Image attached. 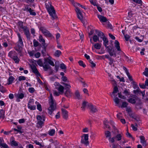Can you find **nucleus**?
<instances>
[{
  "label": "nucleus",
  "mask_w": 148,
  "mask_h": 148,
  "mask_svg": "<svg viewBox=\"0 0 148 148\" xmlns=\"http://www.w3.org/2000/svg\"><path fill=\"white\" fill-rule=\"evenodd\" d=\"M18 24L19 31L21 33H23V32H24L27 39H29L30 33L28 27L27 26H23V23L22 21L18 22Z\"/></svg>",
  "instance_id": "nucleus-1"
},
{
  "label": "nucleus",
  "mask_w": 148,
  "mask_h": 148,
  "mask_svg": "<svg viewBox=\"0 0 148 148\" xmlns=\"http://www.w3.org/2000/svg\"><path fill=\"white\" fill-rule=\"evenodd\" d=\"M45 5L49 14L51 16L53 19L57 18L55 10L53 7L51 3L49 1H46L45 2Z\"/></svg>",
  "instance_id": "nucleus-2"
},
{
  "label": "nucleus",
  "mask_w": 148,
  "mask_h": 148,
  "mask_svg": "<svg viewBox=\"0 0 148 148\" xmlns=\"http://www.w3.org/2000/svg\"><path fill=\"white\" fill-rule=\"evenodd\" d=\"M17 33L18 40L17 42V45L15 47L14 49L19 53H20L22 51V47L23 46V42L20 34L18 32Z\"/></svg>",
  "instance_id": "nucleus-3"
},
{
  "label": "nucleus",
  "mask_w": 148,
  "mask_h": 148,
  "mask_svg": "<svg viewBox=\"0 0 148 148\" xmlns=\"http://www.w3.org/2000/svg\"><path fill=\"white\" fill-rule=\"evenodd\" d=\"M50 99L49 101L50 106L48 109V113L50 115H51L53 111L56 109V103L53 100L52 95L50 94Z\"/></svg>",
  "instance_id": "nucleus-4"
},
{
  "label": "nucleus",
  "mask_w": 148,
  "mask_h": 148,
  "mask_svg": "<svg viewBox=\"0 0 148 148\" xmlns=\"http://www.w3.org/2000/svg\"><path fill=\"white\" fill-rule=\"evenodd\" d=\"M8 56L14 61L16 64H18L20 60L18 57L17 53L14 51H10L8 54Z\"/></svg>",
  "instance_id": "nucleus-5"
},
{
  "label": "nucleus",
  "mask_w": 148,
  "mask_h": 148,
  "mask_svg": "<svg viewBox=\"0 0 148 148\" xmlns=\"http://www.w3.org/2000/svg\"><path fill=\"white\" fill-rule=\"evenodd\" d=\"M45 118V117L44 115H42L41 116L38 115L37 116L36 119L38 120L37 124L39 127L41 128L43 126Z\"/></svg>",
  "instance_id": "nucleus-6"
},
{
  "label": "nucleus",
  "mask_w": 148,
  "mask_h": 148,
  "mask_svg": "<svg viewBox=\"0 0 148 148\" xmlns=\"http://www.w3.org/2000/svg\"><path fill=\"white\" fill-rule=\"evenodd\" d=\"M88 135V134H84L82 136V139L81 142L82 143L86 145H89Z\"/></svg>",
  "instance_id": "nucleus-7"
},
{
  "label": "nucleus",
  "mask_w": 148,
  "mask_h": 148,
  "mask_svg": "<svg viewBox=\"0 0 148 148\" xmlns=\"http://www.w3.org/2000/svg\"><path fill=\"white\" fill-rule=\"evenodd\" d=\"M105 47L107 49V51L111 56H113L115 57L116 56V52L115 51L114 49L111 46H107V45H106V47Z\"/></svg>",
  "instance_id": "nucleus-8"
},
{
  "label": "nucleus",
  "mask_w": 148,
  "mask_h": 148,
  "mask_svg": "<svg viewBox=\"0 0 148 148\" xmlns=\"http://www.w3.org/2000/svg\"><path fill=\"white\" fill-rule=\"evenodd\" d=\"M130 97L133 98H130L127 100L129 102L132 104H135L136 103V101L138 100V97L135 95H132Z\"/></svg>",
  "instance_id": "nucleus-9"
},
{
  "label": "nucleus",
  "mask_w": 148,
  "mask_h": 148,
  "mask_svg": "<svg viewBox=\"0 0 148 148\" xmlns=\"http://www.w3.org/2000/svg\"><path fill=\"white\" fill-rule=\"evenodd\" d=\"M41 30L44 35L47 37H52V35L46 29L43 27L40 28Z\"/></svg>",
  "instance_id": "nucleus-10"
},
{
  "label": "nucleus",
  "mask_w": 148,
  "mask_h": 148,
  "mask_svg": "<svg viewBox=\"0 0 148 148\" xmlns=\"http://www.w3.org/2000/svg\"><path fill=\"white\" fill-rule=\"evenodd\" d=\"M34 103L33 99H31L29 100L27 104L28 108L31 110H34L36 109L35 105H32Z\"/></svg>",
  "instance_id": "nucleus-11"
},
{
  "label": "nucleus",
  "mask_w": 148,
  "mask_h": 148,
  "mask_svg": "<svg viewBox=\"0 0 148 148\" xmlns=\"http://www.w3.org/2000/svg\"><path fill=\"white\" fill-rule=\"evenodd\" d=\"M39 41L41 42L43 46V48L45 51H46V49L47 46V45L45 43V40L43 38L42 36L41 35H40L39 37Z\"/></svg>",
  "instance_id": "nucleus-12"
},
{
  "label": "nucleus",
  "mask_w": 148,
  "mask_h": 148,
  "mask_svg": "<svg viewBox=\"0 0 148 148\" xmlns=\"http://www.w3.org/2000/svg\"><path fill=\"white\" fill-rule=\"evenodd\" d=\"M75 10L77 14V18L81 21H82L83 20L82 14L80 10L78 7H76Z\"/></svg>",
  "instance_id": "nucleus-13"
},
{
  "label": "nucleus",
  "mask_w": 148,
  "mask_h": 148,
  "mask_svg": "<svg viewBox=\"0 0 148 148\" xmlns=\"http://www.w3.org/2000/svg\"><path fill=\"white\" fill-rule=\"evenodd\" d=\"M54 85L56 86H57L58 87H56V88L60 92L63 93L64 92V87L60 85V84L58 82H55Z\"/></svg>",
  "instance_id": "nucleus-14"
},
{
  "label": "nucleus",
  "mask_w": 148,
  "mask_h": 148,
  "mask_svg": "<svg viewBox=\"0 0 148 148\" xmlns=\"http://www.w3.org/2000/svg\"><path fill=\"white\" fill-rule=\"evenodd\" d=\"M61 111L63 118L65 119H67L68 117V112L63 108L61 109Z\"/></svg>",
  "instance_id": "nucleus-15"
},
{
  "label": "nucleus",
  "mask_w": 148,
  "mask_h": 148,
  "mask_svg": "<svg viewBox=\"0 0 148 148\" xmlns=\"http://www.w3.org/2000/svg\"><path fill=\"white\" fill-rule=\"evenodd\" d=\"M88 108L90 109V111L92 113L98 111L96 107L94 106L91 103L88 105Z\"/></svg>",
  "instance_id": "nucleus-16"
},
{
  "label": "nucleus",
  "mask_w": 148,
  "mask_h": 148,
  "mask_svg": "<svg viewBox=\"0 0 148 148\" xmlns=\"http://www.w3.org/2000/svg\"><path fill=\"white\" fill-rule=\"evenodd\" d=\"M31 68L32 70V72L36 75L39 76H41V75L39 73L37 68L34 65H33L31 66Z\"/></svg>",
  "instance_id": "nucleus-17"
},
{
  "label": "nucleus",
  "mask_w": 148,
  "mask_h": 148,
  "mask_svg": "<svg viewBox=\"0 0 148 148\" xmlns=\"http://www.w3.org/2000/svg\"><path fill=\"white\" fill-rule=\"evenodd\" d=\"M42 66H43L45 71H47L48 69L51 67L48 64V63L46 59H45V61Z\"/></svg>",
  "instance_id": "nucleus-18"
},
{
  "label": "nucleus",
  "mask_w": 148,
  "mask_h": 148,
  "mask_svg": "<svg viewBox=\"0 0 148 148\" xmlns=\"http://www.w3.org/2000/svg\"><path fill=\"white\" fill-rule=\"evenodd\" d=\"M10 143L12 146H17L18 145V143L14 140V138L13 136L10 139Z\"/></svg>",
  "instance_id": "nucleus-19"
},
{
  "label": "nucleus",
  "mask_w": 148,
  "mask_h": 148,
  "mask_svg": "<svg viewBox=\"0 0 148 148\" xmlns=\"http://www.w3.org/2000/svg\"><path fill=\"white\" fill-rule=\"evenodd\" d=\"M97 17L101 22H105L107 21V19L106 18V17L102 15H98Z\"/></svg>",
  "instance_id": "nucleus-20"
},
{
  "label": "nucleus",
  "mask_w": 148,
  "mask_h": 148,
  "mask_svg": "<svg viewBox=\"0 0 148 148\" xmlns=\"http://www.w3.org/2000/svg\"><path fill=\"white\" fill-rule=\"evenodd\" d=\"M114 46L118 51H121L119 43L117 40H116L115 41Z\"/></svg>",
  "instance_id": "nucleus-21"
},
{
  "label": "nucleus",
  "mask_w": 148,
  "mask_h": 148,
  "mask_svg": "<svg viewBox=\"0 0 148 148\" xmlns=\"http://www.w3.org/2000/svg\"><path fill=\"white\" fill-rule=\"evenodd\" d=\"M72 94V93L70 89H67L64 93L65 95L68 97H69L71 96Z\"/></svg>",
  "instance_id": "nucleus-22"
},
{
  "label": "nucleus",
  "mask_w": 148,
  "mask_h": 148,
  "mask_svg": "<svg viewBox=\"0 0 148 148\" xmlns=\"http://www.w3.org/2000/svg\"><path fill=\"white\" fill-rule=\"evenodd\" d=\"M15 97L17 99H22L24 97V94L23 93L15 94Z\"/></svg>",
  "instance_id": "nucleus-23"
},
{
  "label": "nucleus",
  "mask_w": 148,
  "mask_h": 148,
  "mask_svg": "<svg viewBox=\"0 0 148 148\" xmlns=\"http://www.w3.org/2000/svg\"><path fill=\"white\" fill-rule=\"evenodd\" d=\"M103 39V45L105 47H106V45L108 44V40L106 38L105 36H104L103 37H101Z\"/></svg>",
  "instance_id": "nucleus-24"
},
{
  "label": "nucleus",
  "mask_w": 148,
  "mask_h": 148,
  "mask_svg": "<svg viewBox=\"0 0 148 148\" xmlns=\"http://www.w3.org/2000/svg\"><path fill=\"white\" fill-rule=\"evenodd\" d=\"M90 104V103H89L88 102L86 101H83L82 104V106L81 107V108H82V110H85V108L86 106L87 107H88V105L89 104Z\"/></svg>",
  "instance_id": "nucleus-25"
},
{
  "label": "nucleus",
  "mask_w": 148,
  "mask_h": 148,
  "mask_svg": "<svg viewBox=\"0 0 148 148\" xmlns=\"http://www.w3.org/2000/svg\"><path fill=\"white\" fill-rule=\"evenodd\" d=\"M95 32L96 34H97L99 37H102V36H104V34L100 31H98L97 29L95 30Z\"/></svg>",
  "instance_id": "nucleus-26"
},
{
  "label": "nucleus",
  "mask_w": 148,
  "mask_h": 148,
  "mask_svg": "<svg viewBox=\"0 0 148 148\" xmlns=\"http://www.w3.org/2000/svg\"><path fill=\"white\" fill-rule=\"evenodd\" d=\"M114 137L117 141H120L122 139V136L121 134H118Z\"/></svg>",
  "instance_id": "nucleus-27"
},
{
  "label": "nucleus",
  "mask_w": 148,
  "mask_h": 148,
  "mask_svg": "<svg viewBox=\"0 0 148 148\" xmlns=\"http://www.w3.org/2000/svg\"><path fill=\"white\" fill-rule=\"evenodd\" d=\"M14 79V78L13 76H10L9 77L8 80V85L11 84Z\"/></svg>",
  "instance_id": "nucleus-28"
},
{
  "label": "nucleus",
  "mask_w": 148,
  "mask_h": 148,
  "mask_svg": "<svg viewBox=\"0 0 148 148\" xmlns=\"http://www.w3.org/2000/svg\"><path fill=\"white\" fill-rule=\"evenodd\" d=\"M36 104H37V109L39 111H42V107L41 104L37 101L35 102Z\"/></svg>",
  "instance_id": "nucleus-29"
},
{
  "label": "nucleus",
  "mask_w": 148,
  "mask_h": 148,
  "mask_svg": "<svg viewBox=\"0 0 148 148\" xmlns=\"http://www.w3.org/2000/svg\"><path fill=\"white\" fill-rule=\"evenodd\" d=\"M61 53H62L60 51L57 50L55 51L54 55L56 57H59Z\"/></svg>",
  "instance_id": "nucleus-30"
},
{
  "label": "nucleus",
  "mask_w": 148,
  "mask_h": 148,
  "mask_svg": "<svg viewBox=\"0 0 148 148\" xmlns=\"http://www.w3.org/2000/svg\"><path fill=\"white\" fill-rule=\"evenodd\" d=\"M75 94L77 98L78 99H81V96L78 90H77L75 91Z\"/></svg>",
  "instance_id": "nucleus-31"
},
{
  "label": "nucleus",
  "mask_w": 148,
  "mask_h": 148,
  "mask_svg": "<svg viewBox=\"0 0 148 148\" xmlns=\"http://www.w3.org/2000/svg\"><path fill=\"white\" fill-rule=\"evenodd\" d=\"M140 142L143 144V145H145L146 142L145 141V138L143 136H140Z\"/></svg>",
  "instance_id": "nucleus-32"
},
{
  "label": "nucleus",
  "mask_w": 148,
  "mask_h": 148,
  "mask_svg": "<svg viewBox=\"0 0 148 148\" xmlns=\"http://www.w3.org/2000/svg\"><path fill=\"white\" fill-rule=\"evenodd\" d=\"M5 117V111L2 109L0 111V118L4 119Z\"/></svg>",
  "instance_id": "nucleus-33"
},
{
  "label": "nucleus",
  "mask_w": 148,
  "mask_h": 148,
  "mask_svg": "<svg viewBox=\"0 0 148 148\" xmlns=\"http://www.w3.org/2000/svg\"><path fill=\"white\" fill-rule=\"evenodd\" d=\"M31 8L29 7L28 5H26L25 7L24 8L22 9L23 11H26L27 12H29V10H31Z\"/></svg>",
  "instance_id": "nucleus-34"
},
{
  "label": "nucleus",
  "mask_w": 148,
  "mask_h": 148,
  "mask_svg": "<svg viewBox=\"0 0 148 148\" xmlns=\"http://www.w3.org/2000/svg\"><path fill=\"white\" fill-rule=\"evenodd\" d=\"M89 62L90 64V65L92 68H93L96 66V64L94 63L91 60H89Z\"/></svg>",
  "instance_id": "nucleus-35"
},
{
  "label": "nucleus",
  "mask_w": 148,
  "mask_h": 148,
  "mask_svg": "<svg viewBox=\"0 0 148 148\" xmlns=\"http://www.w3.org/2000/svg\"><path fill=\"white\" fill-rule=\"evenodd\" d=\"M114 103L116 104H118L120 102L122 101L121 99H119L118 97H116L113 99Z\"/></svg>",
  "instance_id": "nucleus-36"
},
{
  "label": "nucleus",
  "mask_w": 148,
  "mask_h": 148,
  "mask_svg": "<svg viewBox=\"0 0 148 148\" xmlns=\"http://www.w3.org/2000/svg\"><path fill=\"white\" fill-rule=\"evenodd\" d=\"M93 40L94 42H96L97 41H99V38L97 35H95L93 37Z\"/></svg>",
  "instance_id": "nucleus-37"
},
{
  "label": "nucleus",
  "mask_w": 148,
  "mask_h": 148,
  "mask_svg": "<svg viewBox=\"0 0 148 148\" xmlns=\"http://www.w3.org/2000/svg\"><path fill=\"white\" fill-rule=\"evenodd\" d=\"M62 84H63L66 87L65 89H70V88H71V86L69 84H68L66 83L62 82Z\"/></svg>",
  "instance_id": "nucleus-38"
},
{
  "label": "nucleus",
  "mask_w": 148,
  "mask_h": 148,
  "mask_svg": "<svg viewBox=\"0 0 148 148\" xmlns=\"http://www.w3.org/2000/svg\"><path fill=\"white\" fill-rule=\"evenodd\" d=\"M46 59L47 60V61L48 63V64H49L51 65L52 66H54V62L53 61L48 58Z\"/></svg>",
  "instance_id": "nucleus-39"
},
{
  "label": "nucleus",
  "mask_w": 148,
  "mask_h": 148,
  "mask_svg": "<svg viewBox=\"0 0 148 148\" xmlns=\"http://www.w3.org/2000/svg\"><path fill=\"white\" fill-rule=\"evenodd\" d=\"M39 42L35 39H34L33 40V45L35 47H36L39 45Z\"/></svg>",
  "instance_id": "nucleus-40"
},
{
  "label": "nucleus",
  "mask_w": 148,
  "mask_h": 148,
  "mask_svg": "<svg viewBox=\"0 0 148 148\" xmlns=\"http://www.w3.org/2000/svg\"><path fill=\"white\" fill-rule=\"evenodd\" d=\"M105 135L107 138L109 137V139H110L111 134L109 131H106L105 132Z\"/></svg>",
  "instance_id": "nucleus-41"
},
{
  "label": "nucleus",
  "mask_w": 148,
  "mask_h": 148,
  "mask_svg": "<svg viewBox=\"0 0 148 148\" xmlns=\"http://www.w3.org/2000/svg\"><path fill=\"white\" fill-rule=\"evenodd\" d=\"M143 74L146 77H148V68H145V71L143 73Z\"/></svg>",
  "instance_id": "nucleus-42"
},
{
  "label": "nucleus",
  "mask_w": 148,
  "mask_h": 148,
  "mask_svg": "<svg viewBox=\"0 0 148 148\" xmlns=\"http://www.w3.org/2000/svg\"><path fill=\"white\" fill-rule=\"evenodd\" d=\"M29 12L30 15L32 16H35L36 15V13L34 11V10L31 9V10H29Z\"/></svg>",
  "instance_id": "nucleus-43"
},
{
  "label": "nucleus",
  "mask_w": 148,
  "mask_h": 148,
  "mask_svg": "<svg viewBox=\"0 0 148 148\" xmlns=\"http://www.w3.org/2000/svg\"><path fill=\"white\" fill-rule=\"evenodd\" d=\"M94 47L96 49H100V48L101 47V46L100 44L97 43L95 44L94 45Z\"/></svg>",
  "instance_id": "nucleus-44"
},
{
  "label": "nucleus",
  "mask_w": 148,
  "mask_h": 148,
  "mask_svg": "<svg viewBox=\"0 0 148 148\" xmlns=\"http://www.w3.org/2000/svg\"><path fill=\"white\" fill-rule=\"evenodd\" d=\"M37 63L39 66H43V63L42 61L40 60L39 59L37 61Z\"/></svg>",
  "instance_id": "nucleus-45"
},
{
  "label": "nucleus",
  "mask_w": 148,
  "mask_h": 148,
  "mask_svg": "<svg viewBox=\"0 0 148 148\" xmlns=\"http://www.w3.org/2000/svg\"><path fill=\"white\" fill-rule=\"evenodd\" d=\"M78 63L79 65L84 68L86 67V65L83 63V62L82 60H79L78 62Z\"/></svg>",
  "instance_id": "nucleus-46"
},
{
  "label": "nucleus",
  "mask_w": 148,
  "mask_h": 148,
  "mask_svg": "<svg viewBox=\"0 0 148 148\" xmlns=\"http://www.w3.org/2000/svg\"><path fill=\"white\" fill-rule=\"evenodd\" d=\"M55 133V130H54L52 129L51 130L49 133V134L51 136H53Z\"/></svg>",
  "instance_id": "nucleus-47"
},
{
  "label": "nucleus",
  "mask_w": 148,
  "mask_h": 148,
  "mask_svg": "<svg viewBox=\"0 0 148 148\" xmlns=\"http://www.w3.org/2000/svg\"><path fill=\"white\" fill-rule=\"evenodd\" d=\"M34 143L36 145L40 146V147H43L44 145H42L37 140H35L34 141Z\"/></svg>",
  "instance_id": "nucleus-48"
},
{
  "label": "nucleus",
  "mask_w": 148,
  "mask_h": 148,
  "mask_svg": "<svg viewBox=\"0 0 148 148\" xmlns=\"http://www.w3.org/2000/svg\"><path fill=\"white\" fill-rule=\"evenodd\" d=\"M123 94H124V95L125 96H128L129 95H130V92H128V90L127 89H125L123 92Z\"/></svg>",
  "instance_id": "nucleus-49"
},
{
  "label": "nucleus",
  "mask_w": 148,
  "mask_h": 148,
  "mask_svg": "<svg viewBox=\"0 0 148 148\" xmlns=\"http://www.w3.org/2000/svg\"><path fill=\"white\" fill-rule=\"evenodd\" d=\"M128 105V103L127 102H123L122 103L121 107L123 108L127 107Z\"/></svg>",
  "instance_id": "nucleus-50"
},
{
  "label": "nucleus",
  "mask_w": 148,
  "mask_h": 148,
  "mask_svg": "<svg viewBox=\"0 0 148 148\" xmlns=\"http://www.w3.org/2000/svg\"><path fill=\"white\" fill-rule=\"evenodd\" d=\"M60 67L62 69H66V67L63 63L61 64L60 65Z\"/></svg>",
  "instance_id": "nucleus-51"
},
{
  "label": "nucleus",
  "mask_w": 148,
  "mask_h": 148,
  "mask_svg": "<svg viewBox=\"0 0 148 148\" xmlns=\"http://www.w3.org/2000/svg\"><path fill=\"white\" fill-rule=\"evenodd\" d=\"M118 91V89L116 86H115L114 88V90L112 94L116 93Z\"/></svg>",
  "instance_id": "nucleus-52"
},
{
  "label": "nucleus",
  "mask_w": 148,
  "mask_h": 148,
  "mask_svg": "<svg viewBox=\"0 0 148 148\" xmlns=\"http://www.w3.org/2000/svg\"><path fill=\"white\" fill-rule=\"evenodd\" d=\"M140 92H141V90L138 87L136 90H133V92L135 94H136V93H139Z\"/></svg>",
  "instance_id": "nucleus-53"
},
{
  "label": "nucleus",
  "mask_w": 148,
  "mask_h": 148,
  "mask_svg": "<svg viewBox=\"0 0 148 148\" xmlns=\"http://www.w3.org/2000/svg\"><path fill=\"white\" fill-rule=\"evenodd\" d=\"M0 91L3 93H4L6 92V90L5 89L4 87L3 86H1L0 87Z\"/></svg>",
  "instance_id": "nucleus-54"
},
{
  "label": "nucleus",
  "mask_w": 148,
  "mask_h": 148,
  "mask_svg": "<svg viewBox=\"0 0 148 148\" xmlns=\"http://www.w3.org/2000/svg\"><path fill=\"white\" fill-rule=\"evenodd\" d=\"M53 94L55 96H58L60 95V92L59 91L58 92L56 90H53Z\"/></svg>",
  "instance_id": "nucleus-55"
},
{
  "label": "nucleus",
  "mask_w": 148,
  "mask_h": 148,
  "mask_svg": "<svg viewBox=\"0 0 148 148\" xmlns=\"http://www.w3.org/2000/svg\"><path fill=\"white\" fill-rule=\"evenodd\" d=\"M109 60L110 61L109 62V64L110 65H112L113 64V62H115L114 59L112 58H111Z\"/></svg>",
  "instance_id": "nucleus-56"
},
{
  "label": "nucleus",
  "mask_w": 148,
  "mask_h": 148,
  "mask_svg": "<svg viewBox=\"0 0 148 148\" xmlns=\"http://www.w3.org/2000/svg\"><path fill=\"white\" fill-rule=\"evenodd\" d=\"M26 79V77L24 76H20L19 77L18 80L20 81L21 80H24Z\"/></svg>",
  "instance_id": "nucleus-57"
},
{
  "label": "nucleus",
  "mask_w": 148,
  "mask_h": 148,
  "mask_svg": "<svg viewBox=\"0 0 148 148\" xmlns=\"http://www.w3.org/2000/svg\"><path fill=\"white\" fill-rule=\"evenodd\" d=\"M28 90L30 93H33L34 92L35 89L33 87H30L29 88Z\"/></svg>",
  "instance_id": "nucleus-58"
},
{
  "label": "nucleus",
  "mask_w": 148,
  "mask_h": 148,
  "mask_svg": "<svg viewBox=\"0 0 148 148\" xmlns=\"http://www.w3.org/2000/svg\"><path fill=\"white\" fill-rule=\"evenodd\" d=\"M0 146H1L4 148H8V145L5 143H1Z\"/></svg>",
  "instance_id": "nucleus-59"
},
{
  "label": "nucleus",
  "mask_w": 148,
  "mask_h": 148,
  "mask_svg": "<svg viewBox=\"0 0 148 148\" xmlns=\"http://www.w3.org/2000/svg\"><path fill=\"white\" fill-rule=\"evenodd\" d=\"M123 69L125 71L127 75H128L130 74V73L128 72L127 69L125 67L123 66Z\"/></svg>",
  "instance_id": "nucleus-60"
},
{
  "label": "nucleus",
  "mask_w": 148,
  "mask_h": 148,
  "mask_svg": "<svg viewBox=\"0 0 148 148\" xmlns=\"http://www.w3.org/2000/svg\"><path fill=\"white\" fill-rule=\"evenodd\" d=\"M124 37L125 40L127 41L129 40V39L130 37V36L129 35L127 34H126L124 35Z\"/></svg>",
  "instance_id": "nucleus-61"
},
{
  "label": "nucleus",
  "mask_w": 148,
  "mask_h": 148,
  "mask_svg": "<svg viewBox=\"0 0 148 148\" xmlns=\"http://www.w3.org/2000/svg\"><path fill=\"white\" fill-rule=\"evenodd\" d=\"M131 127L133 130L136 131L137 130V127H135L133 124H131Z\"/></svg>",
  "instance_id": "nucleus-62"
},
{
  "label": "nucleus",
  "mask_w": 148,
  "mask_h": 148,
  "mask_svg": "<svg viewBox=\"0 0 148 148\" xmlns=\"http://www.w3.org/2000/svg\"><path fill=\"white\" fill-rule=\"evenodd\" d=\"M103 124L104 125V128H110V126H109V125H108V123H106L105 122H103Z\"/></svg>",
  "instance_id": "nucleus-63"
},
{
  "label": "nucleus",
  "mask_w": 148,
  "mask_h": 148,
  "mask_svg": "<svg viewBox=\"0 0 148 148\" xmlns=\"http://www.w3.org/2000/svg\"><path fill=\"white\" fill-rule=\"evenodd\" d=\"M35 57L36 58H39L40 56V54L39 52H38L35 55Z\"/></svg>",
  "instance_id": "nucleus-64"
}]
</instances>
